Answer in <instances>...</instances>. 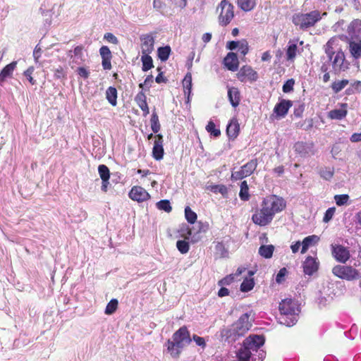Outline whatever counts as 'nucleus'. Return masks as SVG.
I'll return each instance as SVG.
<instances>
[{
    "label": "nucleus",
    "mask_w": 361,
    "mask_h": 361,
    "mask_svg": "<svg viewBox=\"0 0 361 361\" xmlns=\"http://www.w3.org/2000/svg\"><path fill=\"white\" fill-rule=\"evenodd\" d=\"M240 131V126L239 123L235 118H233L227 125L226 128V133L229 139L234 140L235 139Z\"/></svg>",
    "instance_id": "5701e85b"
},
{
    "label": "nucleus",
    "mask_w": 361,
    "mask_h": 361,
    "mask_svg": "<svg viewBox=\"0 0 361 361\" xmlns=\"http://www.w3.org/2000/svg\"><path fill=\"white\" fill-rule=\"evenodd\" d=\"M361 32V20L355 19L348 26V33L350 37L357 35Z\"/></svg>",
    "instance_id": "cd10ccee"
},
{
    "label": "nucleus",
    "mask_w": 361,
    "mask_h": 361,
    "mask_svg": "<svg viewBox=\"0 0 361 361\" xmlns=\"http://www.w3.org/2000/svg\"><path fill=\"white\" fill-rule=\"evenodd\" d=\"M336 212L335 207H329L325 212L323 221L325 223L329 222L334 216Z\"/></svg>",
    "instance_id": "5fc2aeb1"
},
{
    "label": "nucleus",
    "mask_w": 361,
    "mask_h": 361,
    "mask_svg": "<svg viewBox=\"0 0 361 361\" xmlns=\"http://www.w3.org/2000/svg\"><path fill=\"white\" fill-rule=\"evenodd\" d=\"M129 197L131 200L138 202L146 201L150 198L147 191L141 186H133L129 192Z\"/></svg>",
    "instance_id": "2eb2a0df"
},
{
    "label": "nucleus",
    "mask_w": 361,
    "mask_h": 361,
    "mask_svg": "<svg viewBox=\"0 0 361 361\" xmlns=\"http://www.w3.org/2000/svg\"><path fill=\"white\" fill-rule=\"evenodd\" d=\"M142 54H150L154 49V36L152 34H143L140 37Z\"/></svg>",
    "instance_id": "ddd939ff"
},
{
    "label": "nucleus",
    "mask_w": 361,
    "mask_h": 361,
    "mask_svg": "<svg viewBox=\"0 0 361 361\" xmlns=\"http://www.w3.org/2000/svg\"><path fill=\"white\" fill-rule=\"evenodd\" d=\"M334 200L338 206H343L349 200V196L347 194L336 195L334 196Z\"/></svg>",
    "instance_id": "09e8293b"
},
{
    "label": "nucleus",
    "mask_w": 361,
    "mask_h": 361,
    "mask_svg": "<svg viewBox=\"0 0 361 361\" xmlns=\"http://www.w3.org/2000/svg\"><path fill=\"white\" fill-rule=\"evenodd\" d=\"M264 343V335L250 334L236 353L238 361H263L266 357L263 349Z\"/></svg>",
    "instance_id": "f03ea898"
},
{
    "label": "nucleus",
    "mask_w": 361,
    "mask_h": 361,
    "mask_svg": "<svg viewBox=\"0 0 361 361\" xmlns=\"http://www.w3.org/2000/svg\"><path fill=\"white\" fill-rule=\"evenodd\" d=\"M333 42L331 39L329 40L324 46L326 56L321 59L322 65H326L328 71L330 66H332V70L334 72H338L344 69L343 62L345 61L344 53L339 50L336 51L332 46Z\"/></svg>",
    "instance_id": "39448f33"
},
{
    "label": "nucleus",
    "mask_w": 361,
    "mask_h": 361,
    "mask_svg": "<svg viewBox=\"0 0 361 361\" xmlns=\"http://www.w3.org/2000/svg\"><path fill=\"white\" fill-rule=\"evenodd\" d=\"M154 140V147L152 148V157L157 161H160L163 159L164 150L163 147V135L157 134Z\"/></svg>",
    "instance_id": "dca6fc26"
},
{
    "label": "nucleus",
    "mask_w": 361,
    "mask_h": 361,
    "mask_svg": "<svg viewBox=\"0 0 361 361\" xmlns=\"http://www.w3.org/2000/svg\"><path fill=\"white\" fill-rule=\"evenodd\" d=\"M305 110V106L303 104H299L298 107H295L294 115L295 116L300 118L302 116V113Z\"/></svg>",
    "instance_id": "338daca9"
},
{
    "label": "nucleus",
    "mask_w": 361,
    "mask_h": 361,
    "mask_svg": "<svg viewBox=\"0 0 361 361\" xmlns=\"http://www.w3.org/2000/svg\"><path fill=\"white\" fill-rule=\"evenodd\" d=\"M332 255L341 263H345L350 257L348 249L341 245H332Z\"/></svg>",
    "instance_id": "4468645a"
},
{
    "label": "nucleus",
    "mask_w": 361,
    "mask_h": 361,
    "mask_svg": "<svg viewBox=\"0 0 361 361\" xmlns=\"http://www.w3.org/2000/svg\"><path fill=\"white\" fill-rule=\"evenodd\" d=\"M106 98L114 106L117 104V90L114 87H109L106 91Z\"/></svg>",
    "instance_id": "72a5a7b5"
},
{
    "label": "nucleus",
    "mask_w": 361,
    "mask_h": 361,
    "mask_svg": "<svg viewBox=\"0 0 361 361\" xmlns=\"http://www.w3.org/2000/svg\"><path fill=\"white\" fill-rule=\"evenodd\" d=\"M135 101L136 102L137 105H140L142 103L147 102L146 96L142 90H141L140 92L137 94V95L135 97Z\"/></svg>",
    "instance_id": "680f3d73"
},
{
    "label": "nucleus",
    "mask_w": 361,
    "mask_h": 361,
    "mask_svg": "<svg viewBox=\"0 0 361 361\" xmlns=\"http://www.w3.org/2000/svg\"><path fill=\"white\" fill-rule=\"evenodd\" d=\"M349 83V80L347 79H343L341 80L334 81L331 84V88L334 93H338L343 90Z\"/></svg>",
    "instance_id": "ea45409f"
},
{
    "label": "nucleus",
    "mask_w": 361,
    "mask_h": 361,
    "mask_svg": "<svg viewBox=\"0 0 361 361\" xmlns=\"http://www.w3.org/2000/svg\"><path fill=\"white\" fill-rule=\"evenodd\" d=\"M215 258H226L228 257V250L222 242H217L215 245Z\"/></svg>",
    "instance_id": "c85d7f7f"
},
{
    "label": "nucleus",
    "mask_w": 361,
    "mask_h": 361,
    "mask_svg": "<svg viewBox=\"0 0 361 361\" xmlns=\"http://www.w3.org/2000/svg\"><path fill=\"white\" fill-rule=\"evenodd\" d=\"M54 76L55 78L61 79L65 77V73L62 67H59L54 71Z\"/></svg>",
    "instance_id": "774afa93"
},
{
    "label": "nucleus",
    "mask_w": 361,
    "mask_h": 361,
    "mask_svg": "<svg viewBox=\"0 0 361 361\" xmlns=\"http://www.w3.org/2000/svg\"><path fill=\"white\" fill-rule=\"evenodd\" d=\"M254 286L253 279H245L240 285V290L242 292H248L253 288Z\"/></svg>",
    "instance_id": "49530a36"
},
{
    "label": "nucleus",
    "mask_w": 361,
    "mask_h": 361,
    "mask_svg": "<svg viewBox=\"0 0 361 361\" xmlns=\"http://www.w3.org/2000/svg\"><path fill=\"white\" fill-rule=\"evenodd\" d=\"M280 315L279 322L286 326H293L298 319L300 309L296 301L292 299L283 300L279 306Z\"/></svg>",
    "instance_id": "7ed1b4c3"
},
{
    "label": "nucleus",
    "mask_w": 361,
    "mask_h": 361,
    "mask_svg": "<svg viewBox=\"0 0 361 361\" xmlns=\"http://www.w3.org/2000/svg\"><path fill=\"white\" fill-rule=\"evenodd\" d=\"M322 19L320 11L318 10L312 11L307 13H295L293 16V23L299 26L301 30H306L314 26Z\"/></svg>",
    "instance_id": "423d86ee"
},
{
    "label": "nucleus",
    "mask_w": 361,
    "mask_h": 361,
    "mask_svg": "<svg viewBox=\"0 0 361 361\" xmlns=\"http://www.w3.org/2000/svg\"><path fill=\"white\" fill-rule=\"evenodd\" d=\"M287 273H288V271H287V269L285 267L281 268L279 271L278 274H276V281L278 283H281L282 281H284V277L287 274Z\"/></svg>",
    "instance_id": "bf43d9fd"
},
{
    "label": "nucleus",
    "mask_w": 361,
    "mask_h": 361,
    "mask_svg": "<svg viewBox=\"0 0 361 361\" xmlns=\"http://www.w3.org/2000/svg\"><path fill=\"white\" fill-rule=\"evenodd\" d=\"M295 80L293 78L287 80L282 87L283 92L285 93L290 92L293 90Z\"/></svg>",
    "instance_id": "603ef678"
},
{
    "label": "nucleus",
    "mask_w": 361,
    "mask_h": 361,
    "mask_svg": "<svg viewBox=\"0 0 361 361\" xmlns=\"http://www.w3.org/2000/svg\"><path fill=\"white\" fill-rule=\"evenodd\" d=\"M156 206L158 209L164 211L167 213H169L172 210L170 201L168 200H161L157 202Z\"/></svg>",
    "instance_id": "a19ab883"
},
{
    "label": "nucleus",
    "mask_w": 361,
    "mask_h": 361,
    "mask_svg": "<svg viewBox=\"0 0 361 361\" xmlns=\"http://www.w3.org/2000/svg\"><path fill=\"white\" fill-rule=\"evenodd\" d=\"M257 0H238V7L245 12L252 11L256 6Z\"/></svg>",
    "instance_id": "2f4dec72"
},
{
    "label": "nucleus",
    "mask_w": 361,
    "mask_h": 361,
    "mask_svg": "<svg viewBox=\"0 0 361 361\" xmlns=\"http://www.w3.org/2000/svg\"><path fill=\"white\" fill-rule=\"evenodd\" d=\"M347 107L348 104L346 103L341 104L340 109H335L329 112V118L334 120L343 119L346 116L348 113Z\"/></svg>",
    "instance_id": "4be33fe9"
},
{
    "label": "nucleus",
    "mask_w": 361,
    "mask_h": 361,
    "mask_svg": "<svg viewBox=\"0 0 361 361\" xmlns=\"http://www.w3.org/2000/svg\"><path fill=\"white\" fill-rule=\"evenodd\" d=\"M332 273L339 279L346 281H354L361 277L358 270L347 265H336L334 267Z\"/></svg>",
    "instance_id": "0eeeda50"
},
{
    "label": "nucleus",
    "mask_w": 361,
    "mask_h": 361,
    "mask_svg": "<svg viewBox=\"0 0 361 361\" xmlns=\"http://www.w3.org/2000/svg\"><path fill=\"white\" fill-rule=\"evenodd\" d=\"M274 250V246L272 245H261L259 248V254L265 259H269L272 257Z\"/></svg>",
    "instance_id": "f704fd0d"
},
{
    "label": "nucleus",
    "mask_w": 361,
    "mask_h": 361,
    "mask_svg": "<svg viewBox=\"0 0 361 361\" xmlns=\"http://www.w3.org/2000/svg\"><path fill=\"white\" fill-rule=\"evenodd\" d=\"M176 247L181 254H185L189 251V243L185 240H179L176 242Z\"/></svg>",
    "instance_id": "de8ad7c7"
},
{
    "label": "nucleus",
    "mask_w": 361,
    "mask_h": 361,
    "mask_svg": "<svg viewBox=\"0 0 361 361\" xmlns=\"http://www.w3.org/2000/svg\"><path fill=\"white\" fill-rule=\"evenodd\" d=\"M293 149L300 157L307 158L315 154L313 142L298 141L293 145Z\"/></svg>",
    "instance_id": "9b49d317"
},
{
    "label": "nucleus",
    "mask_w": 361,
    "mask_h": 361,
    "mask_svg": "<svg viewBox=\"0 0 361 361\" xmlns=\"http://www.w3.org/2000/svg\"><path fill=\"white\" fill-rule=\"evenodd\" d=\"M153 82V76L152 75H149L146 77L143 83H140L139 87L143 90L144 86L149 89L151 87V84Z\"/></svg>",
    "instance_id": "e2e57ef3"
},
{
    "label": "nucleus",
    "mask_w": 361,
    "mask_h": 361,
    "mask_svg": "<svg viewBox=\"0 0 361 361\" xmlns=\"http://www.w3.org/2000/svg\"><path fill=\"white\" fill-rule=\"evenodd\" d=\"M99 54L102 59L112 58L111 52L107 46H102L99 49Z\"/></svg>",
    "instance_id": "4d7b16f0"
},
{
    "label": "nucleus",
    "mask_w": 361,
    "mask_h": 361,
    "mask_svg": "<svg viewBox=\"0 0 361 361\" xmlns=\"http://www.w3.org/2000/svg\"><path fill=\"white\" fill-rule=\"evenodd\" d=\"M104 39L114 44H117L118 43L117 37L111 32H106L104 36Z\"/></svg>",
    "instance_id": "052dcab7"
},
{
    "label": "nucleus",
    "mask_w": 361,
    "mask_h": 361,
    "mask_svg": "<svg viewBox=\"0 0 361 361\" xmlns=\"http://www.w3.org/2000/svg\"><path fill=\"white\" fill-rule=\"evenodd\" d=\"M257 159H252L243 165L237 171H232L231 178L232 180H239L252 175L257 167Z\"/></svg>",
    "instance_id": "6e6552de"
},
{
    "label": "nucleus",
    "mask_w": 361,
    "mask_h": 361,
    "mask_svg": "<svg viewBox=\"0 0 361 361\" xmlns=\"http://www.w3.org/2000/svg\"><path fill=\"white\" fill-rule=\"evenodd\" d=\"M171 52V49L169 45L159 47L157 49L158 57L161 61H167L170 56Z\"/></svg>",
    "instance_id": "e433bc0d"
},
{
    "label": "nucleus",
    "mask_w": 361,
    "mask_h": 361,
    "mask_svg": "<svg viewBox=\"0 0 361 361\" xmlns=\"http://www.w3.org/2000/svg\"><path fill=\"white\" fill-rule=\"evenodd\" d=\"M141 61L142 63V70L144 72L148 71L154 67L153 60L149 54H142Z\"/></svg>",
    "instance_id": "4c0bfd02"
},
{
    "label": "nucleus",
    "mask_w": 361,
    "mask_h": 361,
    "mask_svg": "<svg viewBox=\"0 0 361 361\" xmlns=\"http://www.w3.org/2000/svg\"><path fill=\"white\" fill-rule=\"evenodd\" d=\"M298 46L294 41H289L286 49V59L288 61H293L297 54Z\"/></svg>",
    "instance_id": "7c9ffc66"
},
{
    "label": "nucleus",
    "mask_w": 361,
    "mask_h": 361,
    "mask_svg": "<svg viewBox=\"0 0 361 361\" xmlns=\"http://www.w3.org/2000/svg\"><path fill=\"white\" fill-rule=\"evenodd\" d=\"M238 51L244 56L247 54L249 48L247 42L244 41L239 43Z\"/></svg>",
    "instance_id": "69168bd1"
},
{
    "label": "nucleus",
    "mask_w": 361,
    "mask_h": 361,
    "mask_svg": "<svg viewBox=\"0 0 361 361\" xmlns=\"http://www.w3.org/2000/svg\"><path fill=\"white\" fill-rule=\"evenodd\" d=\"M221 336L224 338L225 341H227L229 343H232L238 341L240 337H242L239 333H238L234 328L231 326V325L224 329L221 331Z\"/></svg>",
    "instance_id": "412c9836"
},
{
    "label": "nucleus",
    "mask_w": 361,
    "mask_h": 361,
    "mask_svg": "<svg viewBox=\"0 0 361 361\" xmlns=\"http://www.w3.org/2000/svg\"><path fill=\"white\" fill-rule=\"evenodd\" d=\"M319 237L316 235H308L305 237L302 243L301 253L304 254L307 252L310 247L317 244Z\"/></svg>",
    "instance_id": "393cba45"
},
{
    "label": "nucleus",
    "mask_w": 361,
    "mask_h": 361,
    "mask_svg": "<svg viewBox=\"0 0 361 361\" xmlns=\"http://www.w3.org/2000/svg\"><path fill=\"white\" fill-rule=\"evenodd\" d=\"M82 47L77 46L74 48L73 51H69L68 56L70 57V64L71 68H74V64L80 65L84 61Z\"/></svg>",
    "instance_id": "f3484780"
},
{
    "label": "nucleus",
    "mask_w": 361,
    "mask_h": 361,
    "mask_svg": "<svg viewBox=\"0 0 361 361\" xmlns=\"http://www.w3.org/2000/svg\"><path fill=\"white\" fill-rule=\"evenodd\" d=\"M185 216L187 221L191 224H194L197 218L196 213L188 206L185 208Z\"/></svg>",
    "instance_id": "37998d69"
},
{
    "label": "nucleus",
    "mask_w": 361,
    "mask_h": 361,
    "mask_svg": "<svg viewBox=\"0 0 361 361\" xmlns=\"http://www.w3.org/2000/svg\"><path fill=\"white\" fill-rule=\"evenodd\" d=\"M238 79L245 82L246 81L255 82L258 78L257 73L252 69L251 66H243L240 68L239 72L237 74Z\"/></svg>",
    "instance_id": "f8f14e48"
},
{
    "label": "nucleus",
    "mask_w": 361,
    "mask_h": 361,
    "mask_svg": "<svg viewBox=\"0 0 361 361\" xmlns=\"http://www.w3.org/2000/svg\"><path fill=\"white\" fill-rule=\"evenodd\" d=\"M219 7L221 8V13L219 15V23L226 26L233 18V6L226 0H222L219 4Z\"/></svg>",
    "instance_id": "9d476101"
},
{
    "label": "nucleus",
    "mask_w": 361,
    "mask_h": 361,
    "mask_svg": "<svg viewBox=\"0 0 361 361\" xmlns=\"http://www.w3.org/2000/svg\"><path fill=\"white\" fill-rule=\"evenodd\" d=\"M319 174L324 179L329 180L334 176V169L331 168L321 169Z\"/></svg>",
    "instance_id": "3c124183"
},
{
    "label": "nucleus",
    "mask_w": 361,
    "mask_h": 361,
    "mask_svg": "<svg viewBox=\"0 0 361 361\" xmlns=\"http://www.w3.org/2000/svg\"><path fill=\"white\" fill-rule=\"evenodd\" d=\"M286 206L285 200L276 195H271L263 199L261 207L252 214V221L260 226L269 225L276 214L283 211Z\"/></svg>",
    "instance_id": "f257e3e1"
},
{
    "label": "nucleus",
    "mask_w": 361,
    "mask_h": 361,
    "mask_svg": "<svg viewBox=\"0 0 361 361\" xmlns=\"http://www.w3.org/2000/svg\"><path fill=\"white\" fill-rule=\"evenodd\" d=\"M302 268L305 274L312 276L318 270L319 262L317 261L316 258L308 256L302 264Z\"/></svg>",
    "instance_id": "a211bd4d"
},
{
    "label": "nucleus",
    "mask_w": 361,
    "mask_h": 361,
    "mask_svg": "<svg viewBox=\"0 0 361 361\" xmlns=\"http://www.w3.org/2000/svg\"><path fill=\"white\" fill-rule=\"evenodd\" d=\"M225 67L231 71H236L238 68V59L236 54L229 52L224 59Z\"/></svg>",
    "instance_id": "aec40b11"
},
{
    "label": "nucleus",
    "mask_w": 361,
    "mask_h": 361,
    "mask_svg": "<svg viewBox=\"0 0 361 361\" xmlns=\"http://www.w3.org/2000/svg\"><path fill=\"white\" fill-rule=\"evenodd\" d=\"M207 188L214 193H220L224 197L228 196V189L225 185H211Z\"/></svg>",
    "instance_id": "473e14b6"
},
{
    "label": "nucleus",
    "mask_w": 361,
    "mask_h": 361,
    "mask_svg": "<svg viewBox=\"0 0 361 361\" xmlns=\"http://www.w3.org/2000/svg\"><path fill=\"white\" fill-rule=\"evenodd\" d=\"M250 316L251 312H245L231 325L241 336H243L252 326V319H250Z\"/></svg>",
    "instance_id": "1a4fd4ad"
},
{
    "label": "nucleus",
    "mask_w": 361,
    "mask_h": 361,
    "mask_svg": "<svg viewBox=\"0 0 361 361\" xmlns=\"http://www.w3.org/2000/svg\"><path fill=\"white\" fill-rule=\"evenodd\" d=\"M228 98L231 106L237 107L240 101V93L239 90L235 87H228Z\"/></svg>",
    "instance_id": "b1692460"
},
{
    "label": "nucleus",
    "mask_w": 361,
    "mask_h": 361,
    "mask_svg": "<svg viewBox=\"0 0 361 361\" xmlns=\"http://www.w3.org/2000/svg\"><path fill=\"white\" fill-rule=\"evenodd\" d=\"M239 197L243 201H248L250 199L249 187L246 180L242 181L240 185Z\"/></svg>",
    "instance_id": "c9c22d12"
},
{
    "label": "nucleus",
    "mask_w": 361,
    "mask_h": 361,
    "mask_svg": "<svg viewBox=\"0 0 361 361\" xmlns=\"http://www.w3.org/2000/svg\"><path fill=\"white\" fill-rule=\"evenodd\" d=\"M98 172L102 180L106 181V180H109L110 172L109 168L106 165H99L98 167Z\"/></svg>",
    "instance_id": "79ce46f5"
},
{
    "label": "nucleus",
    "mask_w": 361,
    "mask_h": 361,
    "mask_svg": "<svg viewBox=\"0 0 361 361\" xmlns=\"http://www.w3.org/2000/svg\"><path fill=\"white\" fill-rule=\"evenodd\" d=\"M34 70H35L34 67L30 66L24 72V75L26 77V78L28 80L30 83L32 85H35V82H36L35 80H34V78L32 76V75L34 72Z\"/></svg>",
    "instance_id": "6e6d98bb"
},
{
    "label": "nucleus",
    "mask_w": 361,
    "mask_h": 361,
    "mask_svg": "<svg viewBox=\"0 0 361 361\" xmlns=\"http://www.w3.org/2000/svg\"><path fill=\"white\" fill-rule=\"evenodd\" d=\"M192 75L190 72H188L183 80L184 94L187 96V102H190L192 93Z\"/></svg>",
    "instance_id": "a878e982"
},
{
    "label": "nucleus",
    "mask_w": 361,
    "mask_h": 361,
    "mask_svg": "<svg viewBox=\"0 0 361 361\" xmlns=\"http://www.w3.org/2000/svg\"><path fill=\"white\" fill-rule=\"evenodd\" d=\"M77 75L83 78V79H87L90 76V71L85 67H78L75 71Z\"/></svg>",
    "instance_id": "864d4df0"
},
{
    "label": "nucleus",
    "mask_w": 361,
    "mask_h": 361,
    "mask_svg": "<svg viewBox=\"0 0 361 361\" xmlns=\"http://www.w3.org/2000/svg\"><path fill=\"white\" fill-rule=\"evenodd\" d=\"M207 131L213 135L214 137H218L221 135V131L219 128H216L214 123L209 121L206 126Z\"/></svg>",
    "instance_id": "a18cd8bd"
},
{
    "label": "nucleus",
    "mask_w": 361,
    "mask_h": 361,
    "mask_svg": "<svg viewBox=\"0 0 361 361\" xmlns=\"http://www.w3.org/2000/svg\"><path fill=\"white\" fill-rule=\"evenodd\" d=\"M355 225V232L358 235H361V211L357 212L354 217Z\"/></svg>",
    "instance_id": "8fccbe9b"
},
{
    "label": "nucleus",
    "mask_w": 361,
    "mask_h": 361,
    "mask_svg": "<svg viewBox=\"0 0 361 361\" xmlns=\"http://www.w3.org/2000/svg\"><path fill=\"white\" fill-rule=\"evenodd\" d=\"M234 279V277L232 275L226 276L223 278L221 280L219 281V286H228L230 285Z\"/></svg>",
    "instance_id": "0e129e2a"
},
{
    "label": "nucleus",
    "mask_w": 361,
    "mask_h": 361,
    "mask_svg": "<svg viewBox=\"0 0 361 361\" xmlns=\"http://www.w3.org/2000/svg\"><path fill=\"white\" fill-rule=\"evenodd\" d=\"M151 129L154 133H157L161 128V125L159 121V116L155 111H152V116L150 118Z\"/></svg>",
    "instance_id": "58836bf2"
},
{
    "label": "nucleus",
    "mask_w": 361,
    "mask_h": 361,
    "mask_svg": "<svg viewBox=\"0 0 361 361\" xmlns=\"http://www.w3.org/2000/svg\"><path fill=\"white\" fill-rule=\"evenodd\" d=\"M190 332L185 326H181L172 336V340L169 339L166 343L168 353L173 358L179 357L185 345L191 343Z\"/></svg>",
    "instance_id": "20e7f679"
},
{
    "label": "nucleus",
    "mask_w": 361,
    "mask_h": 361,
    "mask_svg": "<svg viewBox=\"0 0 361 361\" xmlns=\"http://www.w3.org/2000/svg\"><path fill=\"white\" fill-rule=\"evenodd\" d=\"M118 302L116 299H111L107 304L105 308V314L111 315L114 313L118 307Z\"/></svg>",
    "instance_id": "c03bdc74"
},
{
    "label": "nucleus",
    "mask_w": 361,
    "mask_h": 361,
    "mask_svg": "<svg viewBox=\"0 0 361 361\" xmlns=\"http://www.w3.org/2000/svg\"><path fill=\"white\" fill-rule=\"evenodd\" d=\"M16 66V62L13 61L6 65L0 72V86L3 82L9 76H11Z\"/></svg>",
    "instance_id": "bb28decb"
},
{
    "label": "nucleus",
    "mask_w": 361,
    "mask_h": 361,
    "mask_svg": "<svg viewBox=\"0 0 361 361\" xmlns=\"http://www.w3.org/2000/svg\"><path fill=\"white\" fill-rule=\"evenodd\" d=\"M349 50L352 56L355 59L361 57V41L354 42L351 41L349 43Z\"/></svg>",
    "instance_id": "c756f323"
},
{
    "label": "nucleus",
    "mask_w": 361,
    "mask_h": 361,
    "mask_svg": "<svg viewBox=\"0 0 361 361\" xmlns=\"http://www.w3.org/2000/svg\"><path fill=\"white\" fill-rule=\"evenodd\" d=\"M292 105L293 103L290 100L281 99L279 102L275 105L274 114H275L277 117H284Z\"/></svg>",
    "instance_id": "6ab92c4d"
},
{
    "label": "nucleus",
    "mask_w": 361,
    "mask_h": 361,
    "mask_svg": "<svg viewBox=\"0 0 361 361\" xmlns=\"http://www.w3.org/2000/svg\"><path fill=\"white\" fill-rule=\"evenodd\" d=\"M191 339L194 341L197 345L202 348H204L206 347V342L203 337H200L196 334H194L192 336V338Z\"/></svg>",
    "instance_id": "13d9d810"
}]
</instances>
